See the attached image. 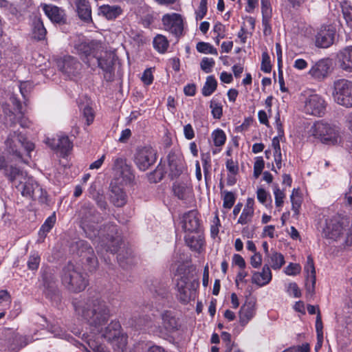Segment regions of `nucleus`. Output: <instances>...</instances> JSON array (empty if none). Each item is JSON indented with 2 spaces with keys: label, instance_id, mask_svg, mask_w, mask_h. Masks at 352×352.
<instances>
[{
  "label": "nucleus",
  "instance_id": "f8f14e48",
  "mask_svg": "<svg viewBox=\"0 0 352 352\" xmlns=\"http://www.w3.org/2000/svg\"><path fill=\"white\" fill-rule=\"evenodd\" d=\"M6 151L8 153L12 154L15 159L22 160L21 148L24 149L30 153L34 149V144L29 141L20 133L13 131L10 133L6 142Z\"/></svg>",
  "mask_w": 352,
  "mask_h": 352
},
{
  "label": "nucleus",
  "instance_id": "603ef678",
  "mask_svg": "<svg viewBox=\"0 0 352 352\" xmlns=\"http://www.w3.org/2000/svg\"><path fill=\"white\" fill-rule=\"evenodd\" d=\"M235 199V196L232 192H225L223 197V206L225 208L230 209L233 206Z\"/></svg>",
  "mask_w": 352,
  "mask_h": 352
},
{
  "label": "nucleus",
  "instance_id": "4468645a",
  "mask_svg": "<svg viewBox=\"0 0 352 352\" xmlns=\"http://www.w3.org/2000/svg\"><path fill=\"white\" fill-rule=\"evenodd\" d=\"M157 153L151 146H145L136 150L134 155V163L138 168L145 171L155 164Z\"/></svg>",
  "mask_w": 352,
  "mask_h": 352
},
{
  "label": "nucleus",
  "instance_id": "052dcab7",
  "mask_svg": "<svg viewBox=\"0 0 352 352\" xmlns=\"http://www.w3.org/2000/svg\"><path fill=\"white\" fill-rule=\"evenodd\" d=\"M342 14L348 25L352 23V8L345 3L342 6Z\"/></svg>",
  "mask_w": 352,
  "mask_h": 352
},
{
  "label": "nucleus",
  "instance_id": "0e129e2a",
  "mask_svg": "<svg viewBox=\"0 0 352 352\" xmlns=\"http://www.w3.org/2000/svg\"><path fill=\"white\" fill-rule=\"evenodd\" d=\"M141 80L146 85H150L153 83V76L151 68H148L144 72Z\"/></svg>",
  "mask_w": 352,
  "mask_h": 352
},
{
  "label": "nucleus",
  "instance_id": "b1692460",
  "mask_svg": "<svg viewBox=\"0 0 352 352\" xmlns=\"http://www.w3.org/2000/svg\"><path fill=\"white\" fill-rule=\"evenodd\" d=\"M254 200L253 198H248L246 204L237 221V223L246 225L252 222L254 214Z\"/></svg>",
  "mask_w": 352,
  "mask_h": 352
},
{
  "label": "nucleus",
  "instance_id": "393cba45",
  "mask_svg": "<svg viewBox=\"0 0 352 352\" xmlns=\"http://www.w3.org/2000/svg\"><path fill=\"white\" fill-rule=\"evenodd\" d=\"M120 185L111 184L110 199L111 202L117 207L123 206L126 202V195Z\"/></svg>",
  "mask_w": 352,
  "mask_h": 352
},
{
  "label": "nucleus",
  "instance_id": "ea45409f",
  "mask_svg": "<svg viewBox=\"0 0 352 352\" xmlns=\"http://www.w3.org/2000/svg\"><path fill=\"white\" fill-rule=\"evenodd\" d=\"M56 222V216L54 214H52L45 221L43 224L41 226L38 235L40 238L44 239L47 234L52 230Z\"/></svg>",
  "mask_w": 352,
  "mask_h": 352
},
{
  "label": "nucleus",
  "instance_id": "a878e982",
  "mask_svg": "<svg viewBox=\"0 0 352 352\" xmlns=\"http://www.w3.org/2000/svg\"><path fill=\"white\" fill-rule=\"evenodd\" d=\"M185 241L187 245L195 252H200L204 245V238L199 231L186 234Z\"/></svg>",
  "mask_w": 352,
  "mask_h": 352
},
{
  "label": "nucleus",
  "instance_id": "3c124183",
  "mask_svg": "<svg viewBox=\"0 0 352 352\" xmlns=\"http://www.w3.org/2000/svg\"><path fill=\"white\" fill-rule=\"evenodd\" d=\"M274 195L276 206L277 208H281L283 205L284 198L285 197L284 192L281 190L276 185L274 188Z\"/></svg>",
  "mask_w": 352,
  "mask_h": 352
},
{
  "label": "nucleus",
  "instance_id": "e2e57ef3",
  "mask_svg": "<svg viewBox=\"0 0 352 352\" xmlns=\"http://www.w3.org/2000/svg\"><path fill=\"white\" fill-rule=\"evenodd\" d=\"M207 0H201L199 11L196 14V20H201L207 12Z\"/></svg>",
  "mask_w": 352,
  "mask_h": 352
},
{
  "label": "nucleus",
  "instance_id": "473e14b6",
  "mask_svg": "<svg viewBox=\"0 0 352 352\" xmlns=\"http://www.w3.org/2000/svg\"><path fill=\"white\" fill-rule=\"evenodd\" d=\"M32 26L33 37L38 41L44 39L47 31L40 17L35 16L32 19Z\"/></svg>",
  "mask_w": 352,
  "mask_h": 352
},
{
  "label": "nucleus",
  "instance_id": "09e8293b",
  "mask_svg": "<svg viewBox=\"0 0 352 352\" xmlns=\"http://www.w3.org/2000/svg\"><path fill=\"white\" fill-rule=\"evenodd\" d=\"M19 91L25 100H27L28 96L32 89V85L29 81L21 82L18 85Z\"/></svg>",
  "mask_w": 352,
  "mask_h": 352
},
{
  "label": "nucleus",
  "instance_id": "20e7f679",
  "mask_svg": "<svg viewBox=\"0 0 352 352\" xmlns=\"http://www.w3.org/2000/svg\"><path fill=\"white\" fill-rule=\"evenodd\" d=\"M322 234L327 239L340 241L344 246L352 243V230L348 218L340 214H334L326 219Z\"/></svg>",
  "mask_w": 352,
  "mask_h": 352
},
{
  "label": "nucleus",
  "instance_id": "412c9836",
  "mask_svg": "<svg viewBox=\"0 0 352 352\" xmlns=\"http://www.w3.org/2000/svg\"><path fill=\"white\" fill-rule=\"evenodd\" d=\"M256 303L253 300H246L239 312V321L242 327L246 326L256 314Z\"/></svg>",
  "mask_w": 352,
  "mask_h": 352
},
{
  "label": "nucleus",
  "instance_id": "2eb2a0df",
  "mask_svg": "<svg viewBox=\"0 0 352 352\" xmlns=\"http://www.w3.org/2000/svg\"><path fill=\"white\" fill-rule=\"evenodd\" d=\"M162 21L164 29L176 36L182 34L184 21L182 16L177 13L166 14L162 16Z\"/></svg>",
  "mask_w": 352,
  "mask_h": 352
},
{
  "label": "nucleus",
  "instance_id": "1a4fd4ad",
  "mask_svg": "<svg viewBox=\"0 0 352 352\" xmlns=\"http://www.w3.org/2000/svg\"><path fill=\"white\" fill-rule=\"evenodd\" d=\"M30 342L12 329H3L0 333V351L18 352Z\"/></svg>",
  "mask_w": 352,
  "mask_h": 352
},
{
  "label": "nucleus",
  "instance_id": "2f4dec72",
  "mask_svg": "<svg viewBox=\"0 0 352 352\" xmlns=\"http://www.w3.org/2000/svg\"><path fill=\"white\" fill-rule=\"evenodd\" d=\"M266 262L265 265L273 270H279L285 264V258L281 253L271 250L270 254L266 256Z\"/></svg>",
  "mask_w": 352,
  "mask_h": 352
},
{
  "label": "nucleus",
  "instance_id": "338daca9",
  "mask_svg": "<svg viewBox=\"0 0 352 352\" xmlns=\"http://www.w3.org/2000/svg\"><path fill=\"white\" fill-rule=\"evenodd\" d=\"M293 192H294V190ZM290 199L292 205V210L294 211L295 214H298L301 206V200L299 197H295L294 192L291 195Z\"/></svg>",
  "mask_w": 352,
  "mask_h": 352
},
{
  "label": "nucleus",
  "instance_id": "bb28decb",
  "mask_svg": "<svg viewBox=\"0 0 352 352\" xmlns=\"http://www.w3.org/2000/svg\"><path fill=\"white\" fill-rule=\"evenodd\" d=\"M99 14L107 20H115L123 13V9L118 5H102L99 7Z\"/></svg>",
  "mask_w": 352,
  "mask_h": 352
},
{
  "label": "nucleus",
  "instance_id": "f03ea898",
  "mask_svg": "<svg viewBox=\"0 0 352 352\" xmlns=\"http://www.w3.org/2000/svg\"><path fill=\"white\" fill-rule=\"evenodd\" d=\"M74 48L89 67L98 66L102 70L108 72L113 65V53L104 50L101 42L97 41L86 42L79 38L78 43L74 44Z\"/></svg>",
  "mask_w": 352,
  "mask_h": 352
},
{
  "label": "nucleus",
  "instance_id": "7c9ffc66",
  "mask_svg": "<svg viewBox=\"0 0 352 352\" xmlns=\"http://www.w3.org/2000/svg\"><path fill=\"white\" fill-rule=\"evenodd\" d=\"M75 3L78 16L86 22L91 20V10L89 1L87 0H75Z\"/></svg>",
  "mask_w": 352,
  "mask_h": 352
},
{
  "label": "nucleus",
  "instance_id": "cd10ccee",
  "mask_svg": "<svg viewBox=\"0 0 352 352\" xmlns=\"http://www.w3.org/2000/svg\"><path fill=\"white\" fill-rule=\"evenodd\" d=\"M338 62L341 68L347 72H352V47L349 46L341 50L338 54Z\"/></svg>",
  "mask_w": 352,
  "mask_h": 352
},
{
  "label": "nucleus",
  "instance_id": "c03bdc74",
  "mask_svg": "<svg viewBox=\"0 0 352 352\" xmlns=\"http://www.w3.org/2000/svg\"><path fill=\"white\" fill-rule=\"evenodd\" d=\"M214 144L216 146H223L226 140V135L222 129H216L212 133Z\"/></svg>",
  "mask_w": 352,
  "mask_h": 352
},
{
  "label": "nucleus",
  "instance_id": "c756f323",
  "mask_svg": "<svg viewBox=\"0 0 352 352\" xmlns=\"http://www.w3.org/2000/svg\"><path fill=\"white\" fill-rule=\"evenodd\" d=\"M109 229L110 230L111 234H107V239L111 243L101 244V246L104 245V248L107 252L114 254L117 251L120 243L119 237L118 236H114V234H118V229L116 226L113 225L110 226Z\"/></svg>",
  "mask_w": 352,
  "mask_h": 352
},
{
  "label": "nucleus",
  "instance_id": "58836bf2",
  "mask_svg": "<svg viewBox=\"0 0 352 352\" xmlns=\"http://www.w3.org/2000/svg\"><path fill=\"white\" fill-rule=\"evenodd\" d=\"M217 82L213 76L206 78V82L202 88V94L204 96H210L217 89Z\"/></svg>",
  "mask_w": 352,
  "mask_h": 352
},
{
  "label": "nucleus",
  "instance_id": "ddd939ff",
  "mask_svg": "<svg viewBox=\"0 0 352 352\" xmlns=\"http://www.w3.org/2000/svg\"><path fill=\"white\" fill-rule=\"evenodd\" d=\"M333 97L339 104L352 107V82L346 79H340L333 83Z\"/></svg>",
  "mask_w": 352,
  "mask_h": 352
},
{
  "label": "nucleus",
  "instance_id": "774afa93",
  "mask_svg": "<svg viewBox=\"0 0 352 352\" xmlns=\"http://www.w3.org/2000/svg\"><path fill=\"white\" fill-rule=\"evenodd\" d=\"M50 331L56 337L67 339L68 336L60 327L53 326L51 327Z\"/></svg>",
  "mask_w": 352,
  "mask_h": 352
},
{
  "label": "nucleus",
  "instance_id": "6e6d98bb",
  "mask_svg": "<svg viewBox=\"0 0 352 352\" xmlns=\"http://www.w3.org/2000/svg\"><path fill=\"white\" fill-rule=\"evenodd\" d=\"M301 267L297 263H289L285 269V273L288 276H296L300 274Z\"/></svg>",
  "mask_w": 352,
  "mask_h": 352
},
{
  "label": "nucleus",
  "instance_id": "423d86ee",
  "mask_svg": "<svg viewBox=\"0 0 352 352\" xmlns=\"http://www.w3.org/2000/svg\"><path fill=\"white\" fill-rule=\"evenodd\" d=\"M309 132L311 136L327 145H336L341 142L340 127L323 121L316 122Z\"/></svg>",
  "mask_w": 352,
  "mask_h": 352
},
{
  "label": "nucleus",
  "instance_id": "9d476101",
  "mask_svg": "<svg viewBox=\"0 0 352 352\" xmlns=\"http://www.w3.org/2000/svg\"><path fill=\"white\" fill-rule=\"evenodd\" d=\"M10 102L2 104L3 114L10 124L18 122L23 128H28L31 125L30 120L24 116L22 111V105L15 94H12L9 99Z\"/></svg>",
  "mask_w": 352,
  "mask_h": 352
},
{
  "label": "nucleus",
  "instance_id": "13d9d810",
  "mask_svg": "<svg viewBox=\"0 0 352 352\" xmlns=\"http://www.w3.org/2000/svg\"><path fill=\"white\" fill-rule=\"evenodd\" d=\"M261 69L263 72L265 73H270L272 69L270 56L265 52L263 53L262 54V62Z\"/></svg>",
  "mask_w": 352,
  "mask_h": 352
},
{
  "label": "nucleus",
  "instance_id": "0eeeda50",
  "mask_svg": "<svg viewBox=\"0 0 352 352\" xmlns=\"http://www.w3.org/2000/svg\"><path fill=\"white\" fill-rule=\"evenodd\" d=\"M184 265H180L177 270L176 276V296L177 299L184 304H187L196 298V291L199 286V283L195 280H191L188 274L183 270H186Z\"/></svg>",
  "mask_w": 352,
  "mask_h": 352
},
{
  "label": "nucleus",
  "instance_id": "4be33fe9",
  "mask_svg": "<svg viewBox=\"0 0 352 352\" xmlns=\"http://www.w3.org/2000/svg\"><path fill=\"white\" fill-rule=\"evenodd\" d=\"M47 144L54 150H58L66 154L72 148V143L66 135H60L56 138L47 139Z\"/></svg>",
  "mask_w": 352,
  "mask_h": 352
},
{
  "label": "nucleus",
  "instance_id": "680f3d73",
  "mask_svg": "<svg viewBox=\"0 0 352 352\" xmlns=\"http://www.w3.org/2000/svg\"><path fill=\"white\" fill-rule=\"evenodd\" d=\"M226 168L232 175H236L239 172L238 162L232 159L228 160L226 163Z\"/></svg>",
  "mask_w": 352,
  "mask_h": 352
},
{
  "label": "nucleus",
  "instance_id": "f3484780",
  "mask_svg": "<svg viewBox=\"0 0 352 352\" xmlns=\"http://www.w3.org/2000/svg\"><path fill=\"white\" fill-rule=\"evenodd\" d=\"M331 61L329 58H322L312 65L308 74L317 81L324 80L330 72Z\"/></svg>",
  "mask_w": 352,
  "mask_h": 352
},
{
  "label": "nucleus",
  "instance_id": "e433bc0d",
  "mask_svg": "<svg viewBox=\"0 0 352 352\" xmlns=\"http://www.w3.org/2000/svg\"><path fill=\"white\" fill-rule=\"evenodd\" d=\"M304 270L307 274V281L311 282L312 286L314 287V285L316 283V270L314 260L311 256H307V262L305 265Z\"/></svg>",
  "mask_w": 352,
  "mask_h": 352
},
{
  "label": "nucleus",
  "instance_id": "72a5a7b5",
  "mask_svg": "<svg viewBox=\"0 0 352 352\" xmlns=\"http://www.w3.org/2000/svg\"><path fill=\"white\" fill-rule=\"evenodd\" d=\"M144 351L146 352H168L162 346L155 344L152 341H140L135 346V351L140 352Z\"/></svg>",
  "mask_w": 352,
  "mask_h": 352
},
{
  "label": "nucleus",
  "instance_id": "4c0bfd02",
  "mask_svg": "<svg viewBox=\"0 0 352 352\" xmlns=\"http://www.w3.org/2000/svg\"><path fill=\"white\" fill-rule=\"evenodd\" d=\"M11 297L6 290L0 291V319L5 316L6 311L10 307Z\"/></svg>",
  "mask_w": 352,
  "mask_h": 352
},
{
  "label": "nucleus",
  "instance_id": "7ed1b4c3",
  "mask_svg": "<svg viewBox=\"0 0 352 352\" xmlns=\"http://www.w3.org/2000/svg\"><path fill=\"white\" fill-rule=\"evenodd\" d=\"M5 175L15 185L23 197L38 200L41 203L47 201V192L28 173L11 166L6 168Z\"/></svg>",
  "mask_w": 352,
  "mask_h": 352
},
{
  "label": "nucleus",
  "instance_id": "dca6fc26",
  "mask_svg": "<svg viewBox=\"0 0 352 352\" xmlns=\"http://www.w3.org/2000/svg\"><path fill=\"white\" fill-rule=\"evenodd\" d=\"M162 327H158L156 330H151L153 333L160 338H165L168 333L178 329V324L173 313L166 311L162 314Z\"/></svg>",
  "mask_w": 352,
  "mask_h": 352
},
{
  "label": "nucleus",
  "instance_id": "a19ab883",
  "mask_svg": "<svg viewBox=\"0 0 352 352\" xmlns=\"http://www.w3.org/2000/svg\"><path fill=\"white\" fill-rule=\"evenodd\" d=\"M111 344L115 351L124 352L127 344V336L120 333Z\"/></svg>",
  "mask_w": 352,
  "mask_h": 352
},
{
  "label": "nucleus",
  "instance_id": "39448f33",
  "mask_svg": "<svg viewBox=\"0 0 352 352\" xmlns=\"http://www.w3.org/2000/svg\"><path fill=\"white\" fill-rule=\"evenodd\" d=\"M61 281L69 291L75 293L84 290L88 285L87 274L72 263H67L63 267L61 273Z\"/></svg>",
  "mask_w": 352,
  "mask_h": 352
},
{
  "label": "nucleus",
  "instance_id": "864d4df0",
  "mask_svg": "<svg viewBox=\"0 0 352 352\" xmlns=\"http://www.w3.org/2000/svg\"><path fill=\"white\" fill-rule=\"evenodd\" d=\"M323 324L322 322V318L320 316V313L318 311L317 313V317L316 320V331L317 333V338L319 342H322L323 340Z\"/></svg>",
  "mask_w": 352,
  "mask_h": 352
},
{
  "label": "nucleus",
  "instance_id": "a211bd4d",
  "mask_svg": "<svg viewBox=\"0 0 352 352\" xmlns=\"http://www.w3.org/2000/svg\"><path fill=\"white\" fill-rule=\"evenodd\" d=\"M59 69L68 78L76 76L80 70V63L74 57L67 56L58 61Z\"/></svg>",
  "mask_w": 352,
  "mask_h": 352
},
{
  "label": "nucleus",
  "instance_id": "49530a36",
  "mask_svg": "<svg viewBox=\"0 0 352 352\" xmlns=\"http://www.w3.org/2000/svg\"><path fill=\"white\" fill-rule=\"evenodd\" d=\"M41 258L38 252H32L27 262L28 267L30 270H36L39 266Z\"/></svg>",
  "mask_w": 352,
  "mask_h": 352
},
{
  "label": "nucleus",
  "instance_id": "6ab92c4d",
  "mask_svg": "<svg viewBox=\"0 0 352 352\" xmlns=\"http://www.w3.org/2000/svg\"><path fill=\"white\" fill-rule=\"evenodd\" d=\"M335 29L329 25L322 26L316 35V45L318 47L327 48L333 43Z\"/></svg>",
  "mask_w": 352,
  "mask_h": 352
},
{
  "label": "nucleus",
  "instance_id": "aec40b11",
  "mask_svg": "<svg viewBox=\"0 0 352 352\" xmlns=\"http://www.w3.org/2000/svg\"><path fill=\"white\" fill-rule=\"evenodd\" d=\"M182 228L185 232L193 233L199 231L200 222L196 210L185 213L182 217Z\"/></svg>",
  "mask_w": 352,
  "mask_h": 352
},
{
  "label": "nucleus",
  "instance_id": "37998d69",
  "mask_svg": "<svg viewBox=\"0 0 352 352\" xmlns=\"http://www.w3.org/2000/svg\"><path fill=\"white\" fill-rule=\"evenodd\" d=\"M197 50L203 54L217 55V50L209 43L199 42L197 44Z\"/></svg>",
  "mask_w": 352,
  "mask_h": 352
},
{
  "label": "nucleus",
  "instance_id": "8fccbe9b",
  "mask_svg": "<svg viewBox=\"0 0 352 352\" xmlns=\"http://www.w3.org/2000/svg\"><path fill=\"white\" fill-rule=\"evenodd\" d=\"M215 62L212 58L204 57L202 58L200 66L201 69L206 74L212 72Z\"/></svg>",
  "mask_w": 352,
  "mask_h": 352
},
{
  "label": "nucleus",
  "instance_id": "bf43d9fd",
  "mask_svg": "<svg viewBox=\"0 0 352 352\" xmlns=\"http://www.w3.org/2000/svg\"><path fill=\"white\" fill-rule=\"evenodd\" d=\"M262 16L267 18H271L272 8L270 0H261Z\"/></svg>",
  "mask_w": 352,
  "mask_h": 352
},
{
  "label": "nucleus",
  "instance_id": "6e6552de",
  "mask_svg": "<svg viewBox=\"0 0 352 352\" xmlns=\"http://www.w3.org/2000/svg\"><path fill=\"white\" fill-rule=\"evenodd\" d=\"M302 111L308 115L322 117L324 115L327 102L320 94L311 90L304 91L301 94Z\"/></svg>",
  "mask_w": 352,
  "mask_h": 352
},
{
  "label": "nucleus",
  "instance_id": "f704fd0d",
  "mask_svg": "<svg viewBox=\"0 0 352 352\" xmlns=\"http://www.w3.org/2000/svg\"><path fill=\"white\" fill-rule=\"evenodd\" d=\"M174 195L179 199L186 200L191 194V188L184 184H175L173 187Z\"/></svg>",
  "mask_w": 352,
  "mask_h": 352
},
{
  "label": "nucleus",
  "instance_id": "c85d7f7f",
  "mask_svg": "<svg viewBox=\"0 0 352 352\" xmlns=\"http://www.w3.org/2000/svg\"><path fill=\"white\" fill-rule=\"evenodd\" d=\"M43 10L47 16L53 22L60 23L64 19V11L53 5H42Z\"/></svg>",
  "mask_w": 352,
  "mask_h": 352
},
{
  "label": "nucleus",
  "instance_id": "4d7b16f0",
  "mask_svg": "<svg viewBox=\"0 0 352 352\" xmlns=\"http://www.w3.org/2000/svg\"><path fill=\"white\" fill-rule=\"evenodd\" d=\"M286 292L290 296L299 298L301 296L300 290L296 283H290L286 287Z\"/></svg>",
  "mask_w": 352,
  "mask_h": 352
},
{
  "label": "nucleus",
  "instance_id": "a18cd8bd",
  "mask_svg": "<svg viewBox=\"0 0 352 352\" xmlns=\"http://www.w3.org/2000/svg\"><path fill=\"white\" fill-rule=\"evenodd\" d=\"M256 197L258 201L265 206L267 207L268 204L271 206V196L265 189L258 188L256 191Z\"/></svg>",
  "mask_w": 352,
  "mask_h": 352
},
{
  "label": "nucleus",
  "instance_id": "79ce46f5",
  "mask_svg": "<svg viewBox=\"0 0 352 352\" xmlns=\"http://www.w3.org/2000/svg\"><path fill=\"white\" fill-rule=\"evenodd\" d=\"M150 292L154 296L164 297L167 293L166 287L160 284L157 280H155L149 287Z\"/></svg>",
  "mask_w": 352,
  "mask_h": 352
},
{
  "label": "nucleus",
  "instance_id": "f257e3e1",
  "mask_svg": "<svg viewBox=\"0 0 352 352\" xmlns=\"http://www.w3.org/2000/svg\"><path fill=\"white\" fill-rule=\"evenodd\" d=\"M73 305L76 314L91 326L90 333L83 334V339L89 346L95 352H107L104 342L112 343L121 333V325L118 321L114 320L103 329L102 326L110 316L106 303L98 297H91L75 299Z\"/></svg>",
  "mask_w": 352,
  "mask_h": 352
},
{
  "label": "nucleus",
  "instance_id": "5701e85b",
  "mask_svg": "<svg viewBox=\"0 0 352 352\" xmlns=\"http://www.w3.org/2000/svg\"><path fill=\"white\" fill-rule=\"evenodd\" d=\"M272 278L270 267L268 265H264L261 272H252V283L259 287H263L271 281Z\"/></svg>",
  "mask_w": 352,
  "mask_h": 352
},
{
  "label": "nucleus",
  "instance_id": "5fc2aeb1",
  "mask_svg": "<svg viewBox=\"0 0 352 352\" xmlns=\"http://www.w3.org/2000/svg\"><path fill=\"white\" fill-rule=\"evenodd\" d=\"M201 160L202 164H203L204 173L205 177H206L207 175L209 173V168H210V166H211V158H210V153H201Z\"/></svg>",
  "mask_w": 352,
  "mask_h": 352
},
{
  "label": "nucleus",
  "instance_id": "c9c22d12",
  "mask_svg": "<svg viewBox=\"0 0 352 352\" xmlns=\"http://www.w3.org/2000/svg\"><path fill=\"white\" fill-rule=\"evenodd\" d=\"M153 45L155 50L159 53L163 54L166 52L169 43L165 36L157 34L153 38Z\"/></svg>",
  "mask_w": 352,
  "mask_h": 352
},
{
  "label": "nucleus",
  "instance_id": "de8ad7c7",
  "mask_svg": "<svg viewBox=\"0 0 352 352\" xmlns=\"http://www.w3.org/2000/svg\"><path fill=\"white\" fill-rule=\"evenodd\" d=\"M210 107L213 118L220 119L223 113L222 105L217 100H212L210 102Z\"/></svg>",
  "mask_w": 352,
  "mask_h": 352
},
{
  "label": "nucleus",
  "instance_id": "9b49d317",
  "mask_svg": "<svg viewBox=\"0 0 352 352\" xmlns=\"http://www.w3.org/2000/svg\"><path fill=\"white\" fill-rule=\"evenodd\" d=\"M113 183L120 186L131 184L135 175L131 165L128 164L125 157L116 156L112 159Z\"/></svg>",
  "mask_w": 352,
  "mask_h": 352
},
{
  "label": "nucleus",
  "instance_id": "69168bd1",
  "mask_svg": "<svg viewBox=\"0 0 352 352\" xmlns=\"http://www.w3.org/2000/svg\"><path fill=\"white\" fill-rule=\"evenodd\" d=\"M83 116L86 118L87 124L89 125L94 119V113L91 107L86 106L83 109Z\"/></svg>",
  "mask_w": 352,
  "mask_h": 352
}]
</instances>
